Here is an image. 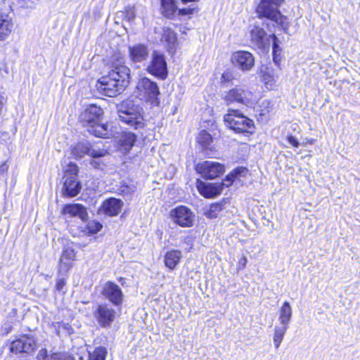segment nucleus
<instances>
[{
    "label": "nucleus",
    "mask_w": 360,
    "mask_h": 360,
    "mask_svg": "<svg viewBox=\"0 0 360 360\" xmlns=\"http://www.w3.org/2000/svg\"><path fill=\"white\" fill-rule=\"evenodd\" d=\"M63 213L70 217H78L82 221L86 220L88 215L86 208L79 204L65 205L63 209Z\"/></svg>",
    "instance_id": "obj_23"
},
{
    "label": "nucleus",
    "mask_w": 360,
    "mask_h": 360,
    "mask_svg": "<svg viewBox=\"0 0 360 360\" xmlns=\"http://www.w3.org/2000/svg\"><path fill=\"white\" fill-rule=\"evenodd\" d=\"M224 122L229 129L236 133L252 134L255 126L252 120L245 117L236 110H229L224 117Z\"/></svg>",
    "instance_id": "obj_3"
},
{
    "label": "nucleus",
    "mask_w": 360,
    "mask_h": 360,
    "mask_svg": "<svg viewBox=\"0 0 360 360\" xmlns=\"http://www.w3.org/2000/svg\"><path fill=\"white\" fill-rule=\"evenodd\" d=\"M76 252L71 247L64 248L59 260L58 272L60 274H66L72 267L75 260Z\"/></svg>",
    "instance_id": "obj_16"
},
{
    "label": "nucleus",
    "mask_w": 360,
    "mask_h": 360,
    "mask_svg": "<svg viewBox=\"0 0 360 360\" xmlns=\"http://www.w3.org/2000/svg\"><path fill=\"white\" fill-rule=\"evenodd\" d=\"M184 4H186L188 2H192V1H198L199 0H181Z\"/></svg>",
    "instance_id": "obj_50"
},
{
    "label": "nucleus",
    "mask_w": 360,
    "mask_h": 360,
    "mask_svg": "<svg viewBox=\"0 0 360 360\" xmlns=\"http://www.w3.org/2000/svg\"><path fill=\"white\" fill-rule=\"evenodd\" d=\"M91 165L95 168H100V164L96 160H92L90 162Z\"/></svg>",
    "instance_id": "obj_49"
},
{
    "label": "nucleus",
    "mask_w": 360,
    "mask_h": 360,
    "mask_svg": "<svg viewBox=\"0 0 360 360\" xmlns=\"http://www.w3.org/2000/svg\"><path fill=\"white\" fill-rule=\"evenodd\" d=\"M223 206L224 205L221 202L212 204L205 213L206 217L210 219L216 218L223 210Z\"/></svg>",
    "instance_id": "obj_35"
},
{
    "label": "nucleus",
    "mask_w": 360,
    "mask_h": 360,
    "mask_svg": "<svg viewBox=\"0 0 360 360\" xmlns=\"http://www.w3.org/2000/svg\"><path fill=\"white\" fill-rule=\"evenodd\" d=\"M248 259L245 256H243L238 261V267L243 269L246 266Z\"/></svg>",
    "instance_id": "obj_46"
},
{
    "label": "nucleus",
    "mask_w": 360,
    "mask_h": 360,
    "mask_svg": "<svg viewBox=\"0 0 360 360\" xmlns=\"http://www.w3.org/2000/svg\"><path fill=\"white\" fill-rule=\"evenodd\" d=\"M35 349L34 340L28 336H22L11 343V351L15 353H30Z\"/></svg>",
    "instance_id": "obj_17"
},
{
    "label": "nucleus",
    "mask_w": 360,
    "mask_h": 360,
    "mask_svg": "<svg viewBox=\"0 0 360 360\" xmlns=\"http://www.w3.org/2000/svg\"><path fill=\"white\" fill-rule=\"evenodd\" d=\"M138 113H143V109L139 105H135L131 101L122 102L118 109L119 115H136Z\"/></svg>",
    "instance_id": "obj_28"
},
{
    "label": "nucleus",
    "mask_w": 360,
    "mask_h": 360,
    "mask_svg": "<svg viewBox=\"0 0 360 360\" xmlns=\"http://www.w3.org/2000/svg\"><path fill=\"white\" fill-rule=\"evenodd\" d=\"M101 295L112 304L120 306L122 304L124 295L119 285L112 281H107L101 285Z\"/></svg>",
    "instance_id": "obj_11"
},
{
    "label": "nucleus",
    "mask_w": 360,
    "mask_h": 360,
    "mask_svg": "<svg viewBox=\"0 0 360 360\" xmlns=\"http://www.w3.org/2000/svg\"><path fill=\"white\" fill-rule=\"evenodd\" d=\"M195 8H180L178 10V14L179 15H192L195 13Z\"/></svg>",
    "instance_id": "obj_42"
},
{
    "label": "nucleus",
    "mask_w": 360,
    "mask_h": 360,
    "mask_svg": "<svg viewBox=\"0 0 360 360\" xmlns=\"http://www.w3.org/2000/svg\"><path fill=\"white\" fill-rule=\"evenodd\" d=\"M136 188V186L133 184H123L120 188V192L125 197H130L135 192Z\"/></svg>",
    "instance_id": "obj_40"
},
{
    "label": "nucleus",
    "mask_w": 360,
    "mask_h": 360,
    "mask_svg": "<svg viewBox=\"0 0 360 360\" xmlns=\"http://www.w3.org/2000/svg\"><path fill=\"white\" fill-rule=\"evenodd\" d=\"M123 206V202L119 199L111 198L105 200L101 206L102 211L110 217L117 216Z\"/></svg>",
    "instance_id": "obj_21"
},
{
    "label": "nucleus",
    "mask_w": 360,
    "mask_h": 360,
    "mask_svg": "<svg viewBox=\"0 0 360 360\" xmlns=\"http://www.w3.org/2000/svg\"><path fill=\"white\" fill-rule=\"evenodd\" d=\"M288 328V326L281 324L280 326H277L274 328L273 340L274 347L276 349H278L280 347Z\"/></svg>",
    "instance_id": "obj_32"
},
{
    "label": "nucleus",
    "mask_w": 360,
    "mask_h": 360,
    "mask_svg": "<svg viewBox=\"0 0 360 360\" xmlns=\"http://www.w3.org/2000/svg\"><path fill=\"white\" fill-rule=\"evenodd\" d=\"M160 94L157 84L147 77L139 79L136 84V95L141 99L152 104L158 103Z\"/></svg>",
    "instance_id": "obj_6"
},
{
    "label": "nucleus",
    "mask_w": 360,
    "mask_h": 360,
    "mask_svg": "<svg viewBox=\"0 0 360 360\" xmlns=\"http://www.w3.org/2000/svg\"><path fill=\"white\" fill-rule=\"evenodd\" d=\"M246 172L247 169L243 167L235 169L232 173L227 175L224 182L221 183L223 184V188L224 186L229 187V186H231L232 183L234 181L235 178L238 174H240L241 173Z\"/></svg>",
    "instance_id": "obj_36"
},
{
    "label": "nucleus",
    "mask_w": 360,
    "mask_h": 360,
    "mask_svg": "<svg viewBox=\"0 0 360 360\" xmlns=\"http://www.w3.org/2000/svg\"><path fill=\"white\" fill-rule=\"evenodd\" d=\"M88 131L90 134L100 138H109L112 136V131L108 124H101V122L88 127Z\"/></svg>",
    "instance_id": "obj_22"
},
{
    "label": "nucleus",
    "mask_w": 360,
    "mask_h": 360,
    "mask_svg": "<svg viewBox=\"0 0 360 360\" xmlns=\"http://www.w3.org/2000/svg\"><path fill=\"white\" fill-rule=\"evenodd\" d=\"M250 33L251 41L259 48L269 45V39L266 37V34L264 29L258 26H253L250 29Z\"/></svg>",
    "instance_id": "obj_20"
},
{
    "label": "nucleus",
    "mask_w": 360,
    "mask_h": 360,
    "mask_svg": "<svg viewBox=\"0 0 360 360\" xmlns=\"http://www.w3.org/2000/svg\"><path fill=\"white\" fill-rule=\"evenodd\" d=\"M161 13L167 18H172L177 11L174 0H161Z\"/></svg>",
    "instance_id": "obj_30"
},
{
    "label": "nucleus",
    "mask_w": 360,
    "mask_h": 360,
    "mask_svg": "<svg viewBox=\"0 0 360 360\" xmlns=\"http://www.w3.org/2000/svg\"><path fill=\"white\" fill-rule=\"evenodd\" d=\"M196 187L198 192L205 198H212L219 195L223 190V184L205 183L198 179Z\"/></svg>",
    "instance_id": "obj_15"
},
{
    "label": "nucleus",
    "mask_w": 360,
    "mask_h": 360,
    "mask_svg": "<svg viewBox=\"0 0 360 360\" xmlns=\"http://www.w3.org/2000/svg\"><path fill=\"white\" fill-rule=\"evenodd\" d=\"M54 328L57 330L58 334L60 333V326L63 327L64 329L68 330L70 326L68 324L64 323H59L56 322L53 323Z\"/></svg>",
    "instance_id": "obj_43"
},
{
    "label": "nucleus",
    "mask_w": 360,
    "mask_h": 360,
    "mask_svg": "<svg viewBox=\"0 0 360 360\" xmlns=\"http://www.w3.org/2000/svg\"><path fill=\"white\" fill-rule=\"evenodd\" d=\"M122 55L113 56L112 69L108 75L101 77L96 84L98 91L109 97L116 96L124 91L130 82V70L124 65Z\"/></svg>",
    "instance_id": "obj_1"
},
{
    "label": "nucleus",
    "mask_w": 360,
    "mask_h": 360,
    "mask_svg": "<svg viewBox=\"0 0 360 360\" xmlns=\"http://www.w3.org/2000/svg\"><path fill=\"white\" fill-rule=\"evenodd\" d=\"M173 221L182 227H191L193 225L195 214L187 207L180 205L170 212Z\"/></svg>",
    "instance_id": "obj_9"
},
{
    "label": "nucleus",
    "mask_w": 360,
    "mask_h": 360,
    "mask_svg": "<svg viewBox=\"0 0 360 360\" xmlns=\"http://www.w3.org/2000/svg\"><path fill=\"white\" fill-rule=\"evenodd\" d=\"M223 98L226 103H236L246 106H251L256 102V96L249 89L243 86H236L224 93Z\"/></svg>",
    "instance_id": "obj_5"
},
{
    "label": "nucleus",
    "mask_w": 360,
    "mask_h": 360,
    "mask_svg": "<svg viewBox=\"0 0 360 360\" xmlns=\"http://www.w3.org/2000/svg\"><path fill=\"white\" fill-rule=\"evenodd\" d=\"M98 324L102 327H108L114 321L115 311L108 304H98L94 313Z\"/></svg>",
    "instance_id": "obj_12"
},
{
    "label": "nucleus",
    "mask_w": 360,
    "mask_h": 360,
    "mask_svg": "<svg viewBox=\"0 0 360 360\" xmlns=\"http://www.w3.org/2000/svg\"><path fill=\"white\" fill-rule=\"evenodd\" d=\"M64 179L63 192L70 196H76L81 191L82 185L78 180L79 169L75 163L70 162L63 167Z\"/></svg>",
    "instance_id": "obj_4"
},
{
    "label": "nucleus",
    "mask_w": 360,
    "mask_h": 360,
    "mask_svg": "<svg viewBox=\"0 0 360 360\" xmlns=\"http://www.w3.org/2000/svg\"><path fill=\"white\" fill-rule=\"evenodd\" d=\"M287 140L288 143L294 147H298L300 145L298 140L291 135L287 136Z\"/></svg>",
    "instance_id": "obj_44"
},
{
    "label": "nucleus",
    "mask_w": 360,
    "mask_h": 360,
    "mask_svg": "<svg viewBox=\"0 0 360 360\" xmlns=\"http://www.w3.org/2000/svg\"><path fill=\"white\" fill-rule=\"evenodd\" d=\"M102 225L96 221H89L85 227V232L89 234H94L101 231Z\"/></svg>",
    "instance_id": "obj_39"
},
{
    "label": "nucleus",
    "mask_w": 360,
    "mask_h": 360,
    "mask_svg": "<svg viewBox=\"0 0 360 360\" xmlns=\"http://www.w3.org/2000/svg\"><path fill=\"white\" fill-rule=\"evenodd\" d=\"M231 62L240 70L249 71L255 65V58L250 52L238 51L233 53Z\"/></svg>",
    "instance_id": "obj_14"
},
{
    "label": "nucleus",
    "mask_w": 360,
    "mask_h": 360,
    "mask_svg": "<svg viewBox=\"0 0 360 360\" xmlns=\"http://www.w3.org/2000/svg\"><path fill=\"white\" fill-rule=\"evenodd\" d=\"M195 170L202 177L207 179L217 178L225 171L222 164L210 160L199 162L195 166Z\"/></svg>",
    "instance_id": "obj_8"
},
{
    "label": "nucleus",
    "mask_w": 360,
    "mask_h": 360,
    "mask_svg": "<svg viewBox=\"0 0 360 360\" xmlns=\"http://www.w3.org/2000/svg\"><path fill=\"white\" fill-rule=\"evenodd\" d=\"M136 140V136L131 132H126L122 134L120 137V145L125 152H129L134 146Z\"/></svg>",
    "instance_id": "obj_31"
},
{
    "label": "nucleus",
    "mask_w": 360,
    "mask_h": 360,
    "mask_svg": "<svg viewBox=\"0 0 360 360\" xmlns=\"http://www.w3.org/2000/svg\"><path fill=\"white\" fill-rule=\"evenodd\" d=\"M13 28L11 18L0 13V40L4 39L11 32Z\"/></svg>",
    "instance_id": "obj_29"
},
{
    "label": "nucleus",
    "mask_w": 360,
    "mask_h": 360,
    "mask_svg": "<svg viewBox=\"0 0 360 360\" xmlns=\"http://www.w3.org/2000/svg\"><path fill=\"white\" fill-rule=\"evenodd\" d=\"M279 54L280 53L274 54V61L277 65V67H279V62H280V58H278Z\"/></svg>",
    "instance_id": "obj_48"
},
{
    "label": "nucleus",
    "mask_w": 360,
    "mask_h": 360,
    "mask_svg": "<svg viewBox=\"0 0 360 360\" xmlns=\"http://www.w3.org/2000/svg\"><path fill=\"white\" fill-rule=\"evenodd\" d=\"M103 110L96 105H90L80 115V120L87 128L101 122Z\"/></svg>",
    "instance_id": "obj_13"
},
{
    "label": "nucleus",
    "mask_w": 360,
    "mask_h": 360,
    "mask_svg": "<svg viewBox=\"0 0 360 360\" xmlns=\"http://www.w3.org/2000/svg\"><path fill=\"white\" fill-rule=\"evenodd\" d=\"M107 350L104 347H97L92 351H89L88 360H105Z\"/></svg>",
    "instance_id": "obj_34"
},
{
    "label": "nucleus",
    "mask_w": 360,
    "mask_h": 360,
    "mask_svg": "<svg viewBox=\"0 0 360 360\" xmlns=\"http://www.w3.org/2000/svg\"><path fill=\"white\" fill-rule=\"evenodd\" d=\"M38 360H74V358L66 352H53L48 354L46 349H41L37 354Z\"/></svg>",
    "instance_id": "obj_25"
},
{
    "label": "nucleus",
    "mask_w": 360,
    "mask_h": 360,
    "mask_svg": "<svg viewBox=\"0 0 360 360\" xmlns=\"http://www.w3.org/2000/svg\"><path fill=\"white\" fill-rule=\"evenodd\" d=\"M281 68H274L270 66L262 67L259 70V76L264 86L268 90H276L278 86V80Z\"/></svg>",
    "instance_id": "obj_10"
},
{
    "label": "nucleus",
    "mask_w": 360,
    "mask_h": 360,
    "mask_svg": "<svg viewBox=\"0 0 360 360\" xmlns=\"http://www.w3.org/2000/svg\"><path fill=\"white\" fill-rule=\"evenodd\" d=\"M108 153L107 150L104 148H101L98 145L91 146L89 144V150L88 155L94 158H101L105 156Z\"/></svg>",
    "instance_id": "obj_37"
},
{
    "label": "nucleus",
    "mask_w": 360,
    "mask_h": 360,
    "mask_svg": "<svg viewBox=\"0 0 360 360\" xmlns=\"http://www.w3.org/2000/svg\"><path fill=\"white\" fill-rule=\"evenodd\" d=\"M273 39V53L274 54L280 53L281 51V48L278 46V39L275 34L269 36Z\"/></svg>",
    "instance_id": "obj_41"
},
{
    "label": "nucleus",
    "mask_w": 360,
    "mask_h": 360,
    "mask_svg": "<svg viewBox=\"0 0 360 360\" xmlns=\"http://www.w3.org/2000/svg\"><path fill=\"white\" fill-rule=\"evenodd\" d=\"M182 257V253L178 250H171L165 255V264L169 269H174L179 263Z\"/></svg>",
    "instance_id": "obj_27"
},
{
    "label": "nucleus",
    "mask_w": 360,
    "mask_h": 360,
    "mask_svg": "<svg viewBox=\"0 0 360 360\" xmlns=\"http://www.w3.org/2000/svg\"><path fill=\"white\" fill-rule=\"evenodd\" d=\"M283 0H261L257 8V13L259 18H266L276 22L286 32L288 27L287 18L282 15L278 8Z\"/></svg>",
    "instance_id": "obj_2"
},
{
    "label": "nucleus",
    "mask_w": 360,
    "mask_h": 360,
    "mask_svg": "<svg viewBox=\"0 0 360 360\" xmlns=\"http://www.w3.org/2000/svg\"><path fill=\"white\" fill-rule=\"evenodd\" d=\"M147 71L162 79H165L167 76V63L165 56L158 51H154L151 56V60L147 67Z\"/></svg>",
    "instance_id": "obj_7"
},
{
    "label": "nucleus",
    "mask_w": 360,
    "mask_h": 360,
    "mask_svg": "<svg viewBox=\"0 0 360 360\" xmlns=\"http://www.w3.org/2000/svg\"><path fill=\"white\" fill-rule=\"evenodd\" d=\"M265 103L269 104V101L268 100H266V101H264L263 102V103Z\"/></svg>",
    "instance_id": "obj_51"
},
{
    "label": "nucleus",
    "mask_w": 360,
    "mask_h": 360,
    "mask_svg": "<svg viewBox=\"0 0 360 360\" xmlns=\"http://www.w3.org/2000/svg\"><path fill=\"white\" fill-rule=\"evenodd\" d=\"M197 139L198 142L203 146H209L212 141L211 135L205 130L199 133Z\"/></svg>",
    "instance_id": "obj_38"
},
{
    "label": "nucleus",
    "mask_w": 360,
    "mask_h": 360,
    "mask_svg": "<svg viewBox=\"0 0 360 360\" xmlns=\"http://www.w3.org/2000/svg\"><path fill=\"white\" fill-rule=\"evenodd\" d=\"M292 316V307L289 302L285 301L278 311V321L281 325L288 326Z\"/></svg>",
    "instance_id": "obj_26"
},
{
    "label": "nucleus",
    "mask_w": 360,
    "mask_h": 360,
    "mask_svg": "<svg viewBox=\"0 0 360 360\" xmlns=\"http://www.w3.org/2000/svg\"><path fill=\"white\" fill-rule=\"evenodd\" d=\"M155 33H162L160 41L164 44L167 51L173 53L176 49L177 38L174 32L168 27H162L159 30L155 29Z\"/></svg>",
    "instance_id": "obj_18"
},
{
    "label": "nucleus",
    "mask_w": 360,
    "mask_h": 360,
    "mask_svg": "<svg viewBox=\"0 0 360 360\" xmlns=\"http://www.w3.org/2000/svg\"><path fill=\"white\" fill-rule=\"evenodd\" d=\"M142 114L143 113H138L136 115L120 114V119L124 123L136 129H142L145 125Z\"/></svg>",
    "instance_id": "obj_24"
},
{
    "label": "nucleus",
    "mask_w": 360,
    "mask_h": 360,
    "mask_svg": "<svg viewBox=\"0 0 360 360\" xmlns=\"http://www.w3.org/2000/svg\"><path fill=\"white\" fill-rule=\"evenodd\" d=\"M221 78L224 81H227V82L230 81L231 80L230 73L229 72H224L222 74Z\"/></svg>",
    "instance_id": "obj_47"
},
{
    "label": "nucleus",
    "mask_w": 360,
    "mask_h": 360,
    "mask_svg": "<svg viewBox=\"0 0 360 360\" xmlns=\"http://www.w3.org/2000/svg\"><path fill=\"white\" fill-rule=\"evenodd\" d=\"M89 150V143L88 142H80L78 143L74 148L72 149V154L76 158H81L84 157V155L88 154V151Z\"/></svg>",
    "instance_id": "obj_33"
},
{
    "label": "nucleus",
    "mask_w": 360,
    "mask_h": 360,
    "mask_svg": "<svg viewBox=\"0 0 360 360\" xmlns=\"http://www.w3.org/2000/svg\"><path fill=\"white\" fill-rule=\"evenodd\" d=\"M129 56L133 63H141L147 60L149 51L147 46L137 44L129 47Z\"/></svg>",
    "instance_id": "obj_19"
},
{
    "label": "nucleus",
    "mask_w": 360,
    "mask_h": 360,
    "mask_svg": "<svg viewBox=\"0 0 360 360\" xmlns=\"http://www.w3.org/2000/svg\"><path fill=\"white\" fill-rule=\"evenodd\" d=\"M66 285V281H65V279L62 278H59L57 282H56V288L58 290H61L64 286Z\"/></svg>",
    "instance_id": "obj_45"
}]
</instances>
